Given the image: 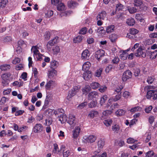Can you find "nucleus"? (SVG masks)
<instances>
[{
    "label": "nucleus",
    "instance_id": "7",
    "mask_svg": "<svg viewBox=\"0 0 157 157\" xmlns=\"http://www.w3.org/2000/svg\"><path fill=\"white\" fill-rule=\"evenodd\" d=\"M56 85V82L55 81L52 80H49L46 84L45 88L46 90H50L53 89Z\"/></svg>",
    "mask_w": 157,
    "mask_h": 157
},
{
    "label": "nucleus",
    "instance_id": "20",
    "mask_svg": "<svg viewBox=\"0 0 157 157\" xmlns=\"http://www.w3.org/2000/svg\"><path fill=\"white\" fill-rule=\"evenodd\" d=\"M68 6L70 8H74L76 7L78 5V3L76 2L73 1H71L68 2Z\"/></svg>",
    "mask_w": 157,
    "mask_h": 157
},
{
    "label": "nucleus",
    "instance_id": "16",
    "mask_svg": "<svg viewBox=\"0 0 157 157\" xmlns=\"http://www.w3.org/2000/svg\"><path fill=\"white\" fill-rule=\"evenodd\" d=\"M75 116L72 114H70L69 117L68 123L71 125H74L75 123Z\"/></svg>",
    "mask_w": 157,
    "mask_h": 157
},
{
    "label": "nucleus",
    "instance_id": "44",
    "mask_svg": "<svg viewBox=\"0 0 157 157\" xmlns=\"http://www.w3.org/2000/svg\"><path fill=\"white\" fill-rule=\"evenodd\" d=\"M143 4L142 0H135L134 1V5L137 7H140Z\"/></svg>",
    "mask_w": 157,
    "mask_h": 157
},
{
    "label": "nucleus",
    "instance_id": "17",
    "mask_svg": "<svg viewBox=\"0 0 157 157\" xmlns=\"http://www.w3.org/2000/svg\"><path fill=\"white\" fill-rule=\"evenodd\" d=\"M98 115V113L97 111L92 110L90 111L88 115V117L93 118L95 117H97Z\"/></svg>",
    "mask_w": 157,
    "mask_h": 157
},
{
    "label": "nucleus",
    "instance_id": "48",
    "mask_svg": "<svg viewBox=\"0 0 157 157\" xmlns=\"http://www.w3.org/2000/svg\"><path fill=\"white\" fill-rule=\"evenodd\" d=\"M50 33L49 31H46L44 35L45 39L46 40H49L50 37Z\"/></svg>",
    "mask_w": 157,
    "mask_h": 157
},
{
    "label": "nucleus",
    "instance_id": "27",
    "mask_svg": "<svg viewBox=\"0 0 157 157\" xmlns=\"http://www.w3.org/2000/svg\"><path fill=\"white\" fill-rule=\"evenodd\" d=\"M57 10L59 11H64L66 9V7L64 4L61 2L58 4L57 7Z\"/></svg>",
    "mask_w": 157,
    "mask_h": 157
},
{
    "label": "nucleus",
    "instance_id": "1",
    "mask_svg": "<svg viewBox=\"0 0 157 157\" xmlns=\"http://www.w3.org/2000/svg\"><path fill=\"white\" fill-rule=\"evenodd\" d=\"M97 139V137L94 135H90L88 136H85L83 140V141L85 143H88L91 144L95 142Z\"/></svg>",
    "mask_w": 157,
    "mask_h": 157
},
{
    "label": "nucleus",
    "instance_id": "36",
    "mask_svg": "<svg viewBox=\"0 0 157 157\" xmlns=\"http://www.w3.org/2000/svg\"><path fill=\"white\" fill-rule=\"evenodd\" d=\"M9 77V75L7 73L4 74L2 75V78L3 81H6V85L8 83V80H9L8 79Z\"/></svg>",
    "mask_w": 157,
    "mask_h": 157
},
{
    "label": "nucleus",
    "instance_id": "39",
    "mask_svg": "<svg viewBox=\"0 0 157 157\" xmlns=\"http://www.w3.org/2000/svg\"><path fill=\"white\" fill-rule=\"evenodd\" d=\"M54 44L53 43L52 40H49L48 43L46 47L48 50L50 51L52 47L54 45Z\"/></svg>",
    "mask_w": 157,
    "mask_h": 157
},
{
    "label": "nucleus",
    "instance_id": "47",
    "mask_svg": "<svg viewBox=\"0 0 157 157\" xmlns=\"http://www.w3.org/2000/svg\"><path fill=\"white\" fill-rule=\"evenodd\" d=\"M127 8L129 13L131 14L135 13L137 11L136 9L134 7H130L129 6H128Z\"/></svg>",
    "mask_w": 157,
    "mask_h": 157
},
{
    "label": "nucleus",
    "instance_id": "9",
    "mask_svg": "<svg viewBox=\"0 0 157 157\" xmlns=\"http://www.w3.org/2000/svg\"><path fill=\"white\" fill-rule=\"evenodd\" d=\"M121 94H118L114 98H110L108 102L106 105L107 108H108L110 105H111V102L113 101H117L119 100L121 98Z\"/></svg>",
    "mask_w": 157,
    "mask_h": 157
},
{
    "label": "nucleus",
    "instance_id": "30",
    "mask_svg": "<svg viewBox=\"0 0 157 157\" xmlns=\"http://www.w3.org/2000/svg\"><path fill=\"white\" fill-rule=\"evenodd\" d=\"M10 66L9 64H3L0 66V68L2 71H7L10 69Z\"/></svg>",
    "mask_w": 157,
    "mask_h": 157
},
{
    "label": "nucleus",
    "instance_id": "28",
    "mask_svg": "<svg viewBox=\"0 0 157 157\" xmlns=\"http://www.w3.org/2000/svg\"><path fill=\"white\" fill-rule=\"evenodd\" d=\"M90 86L89 85H86L82 89V94H86L88 92H89L90 90Z\"/></svg>",
    "mask_w": 157,
    "mask_h": 157
},
{
    "label": "nucleus",
    "instance_id": "49",
    "mask_svg": "<svg viewBox=\"0 0 157 157\" xmlns=\"http://www.w3.org/2000/svg\"><path fill=\"white\" fill-rule=\"evenodd\" d=\"M8 2V0H0V8L4 7Z\"/></svg>",
    "mask_w": 157,
    "mask_h": 157
},
{
    "label": "nucleus",
    "instance_id": "10",
    "mask_svg": "<svg viewBox=\"0 0 157 157\" xmlns=\"http://www.w3.org/2000/svg\"><path fill=\"white\" fill-rule=\"evenodd\" d=\"M90 55L89 51L87 49H85L83 51L82 53L81 58L84 60H88Z\"/></svg>",
    "mask_w": 157,
    "mask_h": 157
},
{
    "label": "nucleus",
    "instance_id": "62",
    "mask_svg": "<svg viewBox=\"0 0 157 157\" xmlns=\"http://www.w3.org/2000/svg\"><path fill=\"white\" fill-rule=\"evenodd\" d=\"M155 79V78L153 76H150L148 77L147 79V82L150 84L152 83L153 82Z\"/></svg>",
    "mask_w": 157,
    "mask_h": 157
},
{
    "label": "nucleus",
    "instance_id": "29",
    "mask_svg": "<svg viewBox=\"0 0 157 157\" xmlns=\"http://www.w3.org/2000/svg\"><path fill=\"white\" fill-rule=\"evenodd\" d=\"M128 54L127 53L126 51H123L122 53L120 55V57L122 60H126L128 57Z\"/></svg>",
    "mask_w": 157,
    "mask_h": 157
},
{
    "label": "nucleus",
    "instance_id": "57",
    "mask_svg": "<svg viewBox=\"0 0 157 157\" xmlns=\"http://www.w3.org/2000/svg\"><path fill=\"white\" fill-rule=\"evenodd\" d=\"M54 148L53 152L54 153L57 154L59 152V148L58 145L55 144H54Z\"/></svg>",
    "mask_w": 157,
    "mask_h": 157
},
{
    "label": "nucleus",
    "instance_id": "14",
    "mask_svg": "<svg viewBox=\"0 0 157 157\" xmlns=\"http://www.w3.org/2000/svg\"><path fill=\"white\" fill-rule=\"evenodd\" d=\"M107 18L106 13L104 11H101L97 15V20L102 19L104 20Z\"/></svg>",
    "mask_w": 157,
    "mask_h": 157
},
{
    "label": "nucleus",
    "instance_id": "19",
    "mask_svg": "<svg viewBox=\"0 0 157 157\" xmlns=\"http://www.w3.org/2000/svg\"><path fill=\"white\" fill-rule=\"evenodd\" d=\"M44 14L45 17L46 18H49L53 15L54 12L52 10H48L45 12Z\"/></svg>",
    "mask_w": 157,
    "mask_h": 157
},
{
    "label": "nucleus",
    "instance_id": "42",
    "mask_svg": "<svg viewBox=\"0 0 157 157\" xmlns=\"http://www.w3.org/2000/svg\"><path fill=\"white\" fill-rule=\"evenodd\" d=\"M112 112L111 110H106L104 111L102 113V117H104V118H105V117L108 116Z\"/></svg>",
    "mask_w": 157,
    "mask_h": 157
},
{
    "label": "nucleus",
    "instance_id": "3",
    "mask_svg": "<svg viewBox=\"0 0 157 157\" xmlns=\"http://www.w3.org/2000/svg\"><path fill=\"white\" fill-rule=\"evenodd\" d=\"M135 55L136 57L142 56L145 57L146 56V53L144 48L140 47L137 50Z\"/></svg>",
    "mask_w": 157,
    "mask_h": 157
},
{
    "label": "nucleus",
    "instance_id": "37",
    "mask_svg": "<svg viewBox=\"0 0 157 157\" xmlns=\"http://www.w3.org/2000/svg\"><path fill=\"white\" fill-rule=\"evenodd\" d=\"M100 86L99 84L97 82H93L90 84V88L92 89H96L98 88Z\"/></svg>",
    "mask_w": 157,
    "mask_h": 157
},
{
    "label": "nucleus",
    "instance_id": "6",
    "mask_svg": "<svg viewBox=\"0 0 157 157\" xmlns=\"http://www.w3.org/2000/svg\"><path fill=\"white\" fill-rule=\"evenodd\" d=\"M132 77V73L129 70H127L124 72L122 76V80L124 81H126Z\"/></svg>",
    "mask_w": 157,
    "mask_h": 157
},
{
    "label": "nucleus",
    "instance_id": "18",
    "mask_svg": "<svg viewBox=\"0 0 157 157\" xmlns=\"http://www.w3.org/2000/svg\"><path fill=\"white\" fill-rule=\"evenodd\" d=\"M105 145V142L104 140L100 139L98 142V150L100 151L103 148Z\"/></svg>",
    "mask_w": 157,
    "mask_h": 157
},
{
    "label": "nucleus",
    "instance_id": "25",
    "mask_svg": "<svg viewBox=\"0 0 157 157\" xmlns=\"http://www.w3.org/2000/svg\"><path fill=\"white\" fill-rule=\"evenodd\" d=\"M73 153V151L71 150L67 149L64 150L63 151V157H68Z\"/></svg>",
    "mask_w": 157,
    "mask_h": 157
},
{
    "label": "nucleus",
    "instance_id": "50",
    "mask_svg": "<svg viewBox=\"0 0 157 157\" xmlns=\"http://www.w3.org/2000/svg\"><path fill=\"white\" fill-rule=\"evenodd\" d=\"M38 49H39L36 48L35 47L33 46L32 47L31 51L33 53V56L39 53Z\"/></svg>",
    "mask_w": 157,
    "mask_h": 157
},
{
    "label": "nucleus",
    "instance_id": "43",
    "mask_svg": "<svg viewBox=\"0 0 157 157\" xmlns=\"http://www.w3.org/2000/svg\"><path fill=\"white\" fill-rule=\"evenodd\" d=\"M113 121L112 119H108L104 120V124L107 127L110 126L112 123Z\"/></svg>",
    "mask_w": 157,
    "mask_h": 157
},
{
    "label": "nucleus",
    "instance_id": "63",
    "mask_svg": "<svg viewBox=\"0 0 157 157\" xmlns=\"http://www.w3.org/2000/svg\"><path fill=\"white\" fill-rule=\"evenodd\" d=\"M87 105V102H85L79 105L78 106V108L79 109H81L85 107Z\"/></svg>",
    "mask_w": 157,
    "mask_h": 157
},
{
    "label": "nucleus",
    "instance_id": "61",
    "mask_svg": "<svg viewBox=\"0 0 157 157\" xmlns=\"http://www.w3.org/2000/svg\"><path fill=\"white\" fill-rule=\"evenodd\" d=\"M136 141V140L133 138L129 137L127 139V142L128 144H131L134 143Z\"/></svg>",
    "mask_w": 157,
    "mask_h": 157
},
{
    "label": "nucleus",
    "instance_id": "60",
    "mask_svg": "<svg viewBox=\"0 0 157 157\" xmlns=\"http://www.w3.org/2000/svg\"><path fill=\"white\" fill-rule=\"evenodd\" d=\"M153 108L151 105L147 106L145 109V111L147 113H149L151 110Z\"/></svg>",
    "mask_w": 157,
    "mask_h": 157
},
{
    "label": "nucleus",
    "instance_id": "2",
    "mask_svg": "<svg viewBox=\"0 0 157 157\" xmlns=\"http://www.w3.org/2000/svg\"><path fill=\"white\" fill-rule=\"evenodd\" d=\"M157 87L154 86H149L150 89H153L154 90H150L147 91V93L146 97L148 99H150L151 97H153L154 93L155 92H157V89H156Z\"/></svg>",
    "mask_w": 157,
    "mask_h": 157
},
{
    "label": "nucleus",
    "instance_id": "12",
    "mask_svg": "<svg viewBox=\"0 0 157 157\" xmlns=\"http://www.w3.org/2000/svg\"><path fill=\"white\" fill-rule=\"evenodd\" d=\"M95 57L98 60H100L101 57H102L104 55V51L102 50H100L96 52Z\"/></svg>",
    "mask_w": 157,
    "mask_h": 157
},
{
    "label": "nucleus",
    "instance_id": "53",
    "mask_svg": "<svg viewBox=\"0 0 157 157\" xmlns=\"http://www.w3.org/2000/svg\"><path fill=\"white\" fill-rule=\"evenodd\" d=\"M107 89L106 86L103 85L101 86L99 89V91L101 93L104 92Z\"/></svg>",
    "mask_w": 157,
    "mask_h": 157
},
{
    "label": "nucleus",
    "instance_id": "34",
    "mask_svg": "<svg viewBox=\"0 0 157 157\" xmlns=\"http://www.w3.org/2000/svg\"><path fill=\"white\" fill-rule=\"evenodd\" d=\"M151 53L150 55V58L151 59H153L155 58L157 56V50H154L153 51H150Z\"/></svg>",
    "mask_w": 157,
    "mask_h": 157
},
{
    "label": "nucleus",
    "instance_id": "33",
    "mask_svg": "<svg viewBox=\"0 0 157 157\" xmlns=\"http://www.w3.org/2000/svg\"><path fill=\"white\" fill-rule=\"evenodd\" d=\"M142 110V108L139 106H136L133 107L130 109V112L134 113L136 112L140 111Z\"/></svg>",
    "mask_w": 157,
    "mask_h": 157
},
{
    "label": "nucleus",
    "instance_id": "11",
    "mask_svg": "<svg viewBox=\"0 0 157 157\" xmlns=\"http://www.w3.org/2000/svg\"><path fill=\"white\" fill-rule=\"evenodd\" d=\"M57 72L54 69L49 70L48 72V76L50 79L55 78L57 75Z\"/></svg>",
    "mask_w": 157,
    "mask_h": 157
},
{
    "label": "nucleus",
    "instance_id": "59",
    "mask_svg": "<svg viewBox=\"0 0 157 157\" xmlns=\"http://www.w3.org/2000/svg\"><path fill=\"white\" fill-rule=\"evenodd\" d=\"M118 106L119 105L117 103H114L111 106L110 105L108 108L110 107V108H109V109H110V110L112 111L114 109L118 107Z\"/></svg>",
    "mask_w": 157,
    "mask_h": 157
},
{
    "label": "nucleus",
    "instance_id": "21",
    "mask_svg": "<svg viewBox=\"0 0 157 157\" xmlns=\"http://www.w3.org/2000/svg\"><path fill=\"white\" fill-rule=\"evenodd\" d=\"M59 120L62 124H63L67 121V117L65 114H63L60 115Z\"/></svg>",
    "mask_w": 157,
    "mask_h": 157
},
{
    "label": "nucleus",
    "instance_id": "55",
    "mask_svg": "<svg viewBox=\"0 0 157 157\" xmlns=\"http://www.w3.org/2000/svg\"><path fill=\"white\" fill-rule=\"evenodd\" d=\"M102 71L103 69L101 68L97 70L95 74V76L97 77H99L101 75Z\"/></svg>",
    "mask_w": 157,
    "mask_h": 157
},
{
    "label": "nucleus",
    "instance_id": "32",
    "mask_svg": "<svg viewBox=\"0 0 157 157\" xmlns=\"http://www.w3.org/2000/svg\"><path fill=\"white\" fill-rule=\"evenodd\" d=\"M135 23V21L133 18H130L127 20L126 23L129 26L134 25Z\"/></svg>",
    "mask_w": 157,
    "mask_h": 157
},
{
    "label": "nucleus",
    "instance_id": "45",
    "mask_svg": "<svg viewBox=\"0 0 157 157\" xmlns=\"http://www.w3.org/2000/svg\"><path fill=\"white\" fill-rule=\"evenodd\" d=\"M52 122V119L51 117H48L45 121V125L46 126H50Z\"/></svg>",
    "mask_w": 157,
    "mask_h": 157
},
{
    "label": "nucleus",
    "instance_id": "38",
    "mask_svg": "<svg viewBox=\"0 0 157 157\" xmlns=\"http://www.w3.org/2000/svg\"><path fill=\"white\" fill-rule=\"evenodd\" d=\"M124 87L122 85L117 86L115 89V91L118 94H121V90Z\"/></svg>",
    "mask_w": 157,
    "mask_h": 157
},
{
    "label": "nucleus",
    "instance_id": "13",
    "mask_svg": "<svg viewBox=\"0 0 157 157\" xmlns=\"http://www.w3.org/2000/svg\"><path fill=\"white\" fill-rule=\"evenodd\" d=\"M91 77L92 73L90 71H86L83 74V77L85 80H88Z\"/></svg>",
    "mask_w": 157,
    "mask_h": 157
},
{
    "label": "nucleus",
    "instance_id": "64",
    "mask_svg": "<svg viewBox=\"0 0 157 157\" xmlns=\"http://www.w3.org/2000/svg\"><path fill=\"white\" fill-rule=\"evenodd\" d=\"M154 152L153 151H150L147 152L146 156L147 157H151L154 155Z\"/></svg>",
    "mask_w": 157,
    "mask_h": 157
},
{
    "label": "nucleus",
    "instance_id": "26",
    "mask_svg": "<svg viewBox=\"0 0 157 157\" xmlns=\"http://www.w3.org/2000/svg\"><path fill=\"white\" fill-rule=\"evenodd\" d=\"M125 112V111L123 109H119L115 112V113L117 116L119 117L124 115Z\"/></svg>",
    "mask_w": 157,
    "mask_h": 157
},
{
    "label": "nucleus",
    "instance_id": "52",
    "mask_svg": "<svg viewBox=\"0 0 157 157\" xmlns=\"http://www.w3.org/2000/svg\"><path fill=\"white\" fill-rule=\"evenodd\" d=\"M34 58L37 60H40L42 58L43 55L39 53L33 56Z\"/></svg>",
    "mask_w": 157,
    "mask_h": 157
},
{
    "label": "nucleus",
    "instance_id": "23",
    "mask_svg": "<svg viewBox=\"0 0 157 157\" xmlns=\"http://www.w3.org/2000/svg\"><path fill=\"white\" fill-rule=\"evenodd\" d=\"M112 129L114 133H118L119 131L120 127L119 124H116L112 126Z\"/></svg>",
    "mask_w": 157,
    "mask_h": 157
},
{
    "label": "nucleus",
    "instance_id": "41",
    "mask_svg": "<svg viewBox=\"0 0 157 157\" xmlns=\"http://www.w3.org/2000/svg\"><path fill=\"white\" fill-rule=\"evenodd\" d=\"M97 104V101L95 100H93L88 104V106L90 108H92L95 107Z\"/></svg>",
    "mask_w": 157,
    "mask_h": 157
},
{
    "label": "nucleus",
    "instance_id": "15",
    "mask_svg": "<svg viewBox=\"0 0 157 157\" xmlns=\"http://www.w3.org/2000/svg\"><path fill=\"white\" fill-rule=\"evenodd\" d=\"M91 64L88 61L84 63L82 65V70L84 71H89Z\"/></svg>",
    "mask_w": 157,
    "mask_h": 157
},
{
    "label": "nucleus",
    "instance_id": "58",
    "mask_svg": "<svg viewBox=\"0 0 157 157\" xmlns=\"http://www.w3.org/2000/svg\"><path fill=\"white\" fill-rule=\"evenodd\" d=\"M120 61V59L118 56H115L112 59V63L113 64H117Z\"/></svg>",
    "mask_w": 157,
    "mask_h": 157
},
{
    "label": "nucleus",
    "instance_id": "54",
    "mask_svg": "<svg viewBox=\"0 0 157 157\" xmlns=\"http://www.w3.org/2000/svg\"><path fill=\"white\" fill-rule=\"evenodd\" d=\"M28 129V127L27 126H22L20 127L18 130V132H25Z\"/></svg>",
    "mask_w": 157,
    "mask_h": 157
},
{
    "label": "nucleus",
    "instance_id": "51",
    "mask_svg": "<svg viewBox=\"0 0 157 157\" xmlns=\"http://www.w3.org/2000/svg\"><path fill=\"white\" fill-rule=\"evenodd\" d=\"M87 31V28L86 27H84L79 30V34L81 35H84L86 33Z\"/></svg>",
    "mask_w": 157,
    "mask_h": 157
},
{
    "label": "nucleus",
    "instance_id": "56",
    "mask_svg": "<svg viewBox=\"0 0 157 157\" xmlns=\"http://www.w3.org/2000/svg\"><path fill=\"white\" fill-rule=\"evenodd\" d=\"M109 39L112 42H114L117 39V36L115 34H113L109 36Z\"/></svg>",
    "mask_w": 157,
    "mask_h": 157
},
{
    "label": "nucleus",
    "instance_id": "46",
    "mask_svg": "<svg viewBox=\"0 0 157 157\" xmlns=\"http://www.w3.org/2000/svg\"><path fill=\"white\" fill-rule=\"evenodd\" d=\"M123 8V5L120 3H118L116 5V10L117 11L122 10Z\"/></svg>",
    "mask_w": 157,
    "mask_h": 157
},
{
    "label": "nucleus",
    "instance_id": "22",
    "mask_svg": "<svg viewBox=\"0 0 157 157\" xmlns=\"http://www.w3.org/2000/svg\"><path fill=\"white\" fill-rule=\"evenodd\" d=\"M83 37L82 36L79 35L73 39V42L75 43H78L81 42Z\"/></svg>",
    "mask_w": 157,
    "mask_h": 157
},
{
    "label": "nucleus",
    "instance_id": "5",
    "mask_svg": "<svg viewBox=\"0 0 157 157\" xmlns=\"http://www.w3.org/2000/svg\"><path fill=\"white\" fill-rule=\"evenodd\" d=\"M43 128V126L41 124L37 123L33 127V131L35 133H40L42 132Z\"/></svg>",
    "mask_w": 157,
    "mask_h": 157
},
{
    "label": "nucleus",
    "instance_id": "31",
    "mask_svg": "<svg viewBox=\"0 0 157 157\" xmlns=\"http://www.w3.org/2000/svg\"><path fill=\"white\" fill-rule=\"evenodd\" d=\"M115 30V26L114 25H111L107 26L106 28V31L107 33H109L113 32Z\"/></svg>",
    "mask_w": 157,
    "mask_h": 157
},
{
    "label": "nucleus",
    "instance_id": "4",
    "mask_svg": "<svg viewBox=\"0 0 157 157\" xmlns=\"http://www.w3.org/2000/svg\"><path fill=\"white\" fill-rule=\"evenodd\" d=\"M81 131V128L79 126H76L72 132V136L73 138L76 139L79 136Z\"/></svg>",
    "mask_w": 157,
    "mask_h": 157
},
{
    "label": "nucleus",
    "instance_id": "8",
    "mask_svg": "<svg viewBox=\"0 0 157 157\" xmlns=\"http://www.w3.org/2000/svg\"><path fill=\"white\" fill-rule=\"evenodd\" d=\"M98 92L95 91H92L89 93L88 95V98L89 100L97 99L98 97Z\"/></svg>",
    "mask_w": 157,
    "mask_h": 157
},
{
    "label": "nucleus",
    "instance_id": "24",
    "mask_svg": "<svg viewBox=\"0 0 157 157\" xmlns=\"http://www.w3.org/2000/svg\"><path fill=\"white\" fill-rule=\"evenodd\" d=\"M81 87L79 85L74 86L72 89V90L70 91L75 95L79 91Z\"/></svg>",
    "mask_w": 157,
    "mask_h": 157
},
{
    "label": "nucleus",
    "instance_id": "35",
    "mask_svg": "<svg viewBox=\"0 0 157 157\" xmlns=\"http://www.w3.org/2000/svg\"><path fill=\"white\" fill-rule=\"evenodd\" d=\"M107 96L105 95L102 96L100 98V103L101 105H103L105 102V101L107 99Z\"/></svg>",
    "mask_w": 157,
    "mask_h": 157
},
{
    "label": "nucleus",
    "instance_id": "40",
    "mask_svg": "<svg viewBox=\"0 0 157 157\" xmlns=\"http://www.w3.org/2000/svg\"><path fill=\"white\" fill-rule=\"evenodd\" d=\"M52 53L54 54H57L60 52V49L58 46L53 47L52 49Z\"/></svg>",
    "mask_w": 157,
    "mask_h": 157
}]
</instances>
